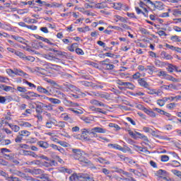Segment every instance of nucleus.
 I'll list each match as a JSON object with an SVG mask.
<instances>
[{"mask_svg": "<svg viewBox=\"0 0 181 181\" xmlns=\"http://www.w3.org/2000/svg\"><path fill=\"white\" fill-rule=\"evenodd\" d=\"M59 170L62 173H71L72 172L71 169L66 168V167H60Z\"/></svg>", "mask_w": 181, "mask_h": 181, "instance_id": "nucleus-26", "label": "nucleus"}, {"mask_svg": "<svg viewBox=\"0 0 181 181\" xmlns=\"http://www.w3.org/2000/svg\"><path fill=\"white\" fill-rule=\"evenodd\" d=\"M8 127L15 132H19L21 127L16 124H8Z\"/></svg>", "mask_w": 181, "mask_h": 181, "instance_id": "nucleus-19", "label": "nucleus"}, {"mask_svg": "<svg viewBox=\"0 0 181 181\" xmlns=\"http://www.w3.org/2000/svg\"><path fill=\"white\" fill-rule=\"evenodd\" d=\"M55 127H58V128H64V127H66V122H59L57 124L55 123Z\"/></svg>", "mask_w": 181, "mask_h": 181, "instance_id": "nucleus-40", "label": "nucleus"}, {"mask_svg": "<svg viewBox=\"0 0 181 181\" xmlns=\"http://www.w3.org/2000/svg\"><path fill=\"white\" fill-rule=\"evenodd\" d=\"M173 15L174 16H177V15H181V11L179 9H174L173 11Z\"/></svg>", "mask_w": 181, "mask_h": 181, "instance_id": "nucleus-55", "label": "nucleus"}, {"mask_svg": "<svg viewBox=\"0 0 181 181\" xmlns=\"http://www.w3.org/2000/svg\"><path fill=\"white\" fill-rule=\"evenodd\" d=\"M163 88L165 90H170L172 88L173 90H176L177 88V86L176 85L170 84V85H164Z\"/></svg>", "mask_w": 181, "mask_h": 181, "instance_id": "nucleus-29", "label": "nucleus"}, {"mask_svg": "<svg viewBox=\"0 0 181 181\" xmlns=\"http://www.w3.org/2000/svg\"><path fill=\"white\" fill-rule=\"evenodd\" d=\"M18 135L23 138V136H29L30 135V133L28 130H21L18 132Z\"/></svg>", "mask_w": 181, "mask_h": 181, "instance_id": "nucleus-21", "label": "nucleus"}, {"mask_svg": "<svg viewBox=\"0 0 181 181\" xmlns=\"http://www.w3.org/2000/svg\"><path fill=\"white\" fill-rule=\"evenodd\" d=\"M138 83L141 87H144V88H147V90H149V83L145 81V78L138 79Z\"/></svg>", "mask_w": 181, "mask_h": 181, "instance_id": "nucleus-7", "label": "nucleus"}, {"mask_svg": "<svg viewBox=\"0 0 181 181\" xmlns=\"http://www.w3.org/2000/svg\"><path fill=\"white\" fill-rule=\"evenodd\" d=\"M4 90V91H11L12 90L11 86H5L4 84H0V91H2Z\"/></svg>", "mask_w": 181, "mask_h": 181, "instance_id": "nucleus-22", "label": "nucleus"}, {"mask_svg": "<svg viewBox=\"0 0 181 181\" xmlns=\"http://www.w3.org/2000/svg\"><path fill=\"white\" fill-rule=\"evenodd\" d=\"M92 105H95L96 107H108L107 105L104 104L103 102L98 101L95 99H92L90 100Z\"/></svg>", "mask_w": 181, "mask_h": 181, "instance_id": "nucleus-6", "label": "nucleus"}, {"mask_svg": "<svg viewBox=\"0 0 181 181\" xmlns=\"http://www.w3.org/2000/svg\"><path fill=\"white\" fill-rule=\"evenodd\" d=\"M139 151H140V152H144V153H146V155H150L151 154V151H148V148L146 147H138Z\"/></svg>", "mask_w": 181, "mask_h": 181, "instance_id": "nucleus-32", "label": "nucleus"}, {"mask_svg": "<svg viewBox=\"0 0 181 181\" xmlns=\"http://www.w3.org/2000/svg\"><path fill=\"white\" fill-rule=\"evenodd\" d=\"M5 159L7 160H13V154H4Z\"/></svg>", "mask_w": 181, "mask_h": 181, "instance_id": "nucleus-49", "label": "nucleus"}, {"mask_svg": "<svg viewBox=\"0 0 181 181\" xmlns=\"http://www.w3.org/2000/svg\"><path fill=\"white\" fill-rule=\"evenodd\" d=\"M48 100L50 101V103H52V104H61L62 103L60 100L53 98H48Z\"/></svg>", "mask_w": 181, "mask_h": 181, "instance_id": "nucleus-37", "label": "nucleus"}, {"mask_svg": "<svg viewBox=\"0 0 181 181\" xmlns=\"http://www.w3.org/2000/svg\"><path fill=\"white\" fill-rule=\"evenodd\" d=\"M70 181H79L78 174H73L69 177Z\"/></svg>", "mask_w": 181, "mask_h": 181, "instance_id": "nucleus-31", "label": "nucleus"}, {"mask_svg": "<svg viewBox=\"0 0 181 181\" xmlns=\"http://www.w3.org/2000/svg\"><path fill=\"white\" fill-rule=\"evenodd\" d=\"M37 145L43 149H47L50 145L47 141H37Z\"/></svg>", "mask_w": 181, "mask_h": 181, "instance_id": "nucleus-13", "label": "nucleus"}, {"mask_svg": "<svg viewBox=\"0 0 181 181\" xmlns=\"http://www.w3.org/2000/svg\"><path fill=\"white\" fill-rule=\"evenodd\" d=\"M56 124H57V121L54 119H47L46 123H45V127L46 128H52L53 127V125H56Z\"/></svg>", "mask_w": 181, "mask_h": 181, "instance_id": "nucleus-8", "label": "nucleus"}, {"mask_svg": "<svg viewBox=\"0 0 181 181\" xmlns=\"http://www.w3.org/2000/svg\"><path fill=\"white\" fill-rule=\"evenodd\" d=\"M166 173V171L163 170H159L156 172V176H158V177H162V176H165Z\"/></svg>", "mask_w": 181, "mask_h": 181, "instance_id": "nucleus-38", "label": "nucleus"}, {"mask_svg": "<svg viewBox=\"0 0 181 181\" xmlns=\"http://www.w3.org/2000/svg\"><path fill=\"white\" fill-rule=\"evenodd\" d=\"M29 173H32L33 175H42V173H44L45 171L43 170L40 168L33 169L28 170Z\"/></svg>", "mask_w": 181, "mask_h": 181, "instance_id": "nucleus-14", "label": "nucleus"}, {"mask_svg": "<svg viewBox=\"0 0 181 181\" xmlns=\"http://www.w3.org/2000/svg\"><path fill=\"white\" fill-rule=\"evenodd\" d=\"M158 105H160V107H163L165 105V101L163 99H159L157 100Z\"/></svg>", "mask_w": 181, "mask_h": 181, "instance_id": "nucleus-62", "label": "nucleus"}, {"mask_svg": "<svg viewBox=\"0 0 181 181\" xmlns=\"http://www.w3.org/2000/svg\"><path fill=\"white\" fill-rule=\"evenodd\" d=\"M24 21L27 23H37V21L35 19L32 18H25Z\"/></svg>", "mask_w": 181, "mask_h": 181, "instance_id": "nucleus-43", "label": "nucleus"}, {"mask_svg": "<svg viewBox=\"0 0 181 181\" xmlns=\"http://www.w3.org/2000/svg\"><path fill=\"white\" fill-rule=\"evenodd\" d=\"M140 32L142 33V35H149V31L144 28H140Z\"/></svg>", "mask_w": 181, "mask_h": 181, "instance_id": "nucleus-61", "label": "nucleus"}, {"mask_svg": "<svg viewBox=\"0 0 181 181\" xmlns=\"http://www.w3.org/2000/svg\"><path fill=\"white\" fill-rule=\"evenodd\" d=\"M136 108H138V110H141V111H144L145 113L148 110V109L146 107H145V106H144L142 105H136Z\"/></svg>", "mask_w": 181, "mask_h": 181, "instance_id": "nucleus-45", "label": "nucleus"}, {"mask_svg": "<svg viewBox=\"0 0 181 181\" xmlns=\"http://www.w3.org/2000/svg\"><path fill=\"white\" fill-rule=\"evenodd\" d=\"M96 162H99L100 163H102V165H110V161L107 160L105 158H103L102 157H99Z\"/></svg>", "mask_w": 181, "mask_h": 181, "instance_id": "nucleus-18", "label": "nucleus"}, {"mask_svg": "<svg viewBox=\"0 0 181 181\" xmlns=\"http://www.w3.org/2000/svg\"><path fill=\"white\" fill-rule=\"evenodd\" d=\"M108 146H112L114 149H117V151H122V152H125L124 148L118 144H109Z\"/></svg>", "mask_w": 181, "mask_h": 181, "instance_id": "nucleus-16", "label": "nucleus"}, {"mask_svg": "<svg viewBox=\"0 0 181 181\" xmlns=\"http://www.w3.org/2000/svg\"><path fill=\"white\" fill-rule=\"evenodd\" d=\"M20 127H24V128H30L32 127V124L28 122H21L18 123Z\"/></svg>", "mask_w": 181, "mask_h": 181, "instance_id": "nucleus-23", "label": "nucleus"}, {"mask_svg": "<svg viewBox=\"0 0 181 181\" xmlns=\"http://www.w3.org/2000/svg\"><path fill=\"white\" fill-rule=\"evenodd\" d=\"M27 94L29 95L30 98V97H40V95L35 93L34 92H28Z\"/></svg>", "mask_w": 181, "mask_h": 181, "instance_id": "nucleus-47", "label": "nucleus"}, {"mask_svg": "<svg viewBox=\"0 0 181 181\" xmlns=\"http://www.w3.org/2000/svg\"><path fill=\"white\" fill-rule=\"evenodd\" d=\"M75 52L77 54H79L80 56H83L84 54V51L81 49V48H76L75 49Z\"/></svg>", "mask_w": 181, "mask_h": 181, "instance_id": "nucleus-52", "label": "nucleus"}, {"mask_svg": "<svg viewBox=\"0 0 181 181\" xmlns=\"http://www.w3.org/2000/svg\"><path fill=\"white\" fill-rule=\"evenodd\" d=\"M6 71L7 74H8V76H11V77H13V74H15V69L12 70L11 69H7Z\"/></svg>", "mask_w": 181, "mask_h": 181, "instance_id": "nucleus-44", "label": "nucleus"}, {"mask_svg": "<svg viewBox=\"0 0 181 181\" xmlns=\"http://www.w3.org/2000/svg\"><path fill=\"white\" fill-rule=\"evenodd\" d=\"M109 127L110 128H115L116 131H119V129H121V128L119 127V126H118V124H116L114 123H110Z\"/></svg>", "mask_w": 181, "mask_h": 181, "instance_id": "nucleus-42", "label": "nucleus"}, {"mask_svg": "<svg viewBox=\"0 0 181 181\" xmlns=\"http://www.w3.org/2000/svg\"><path fill=\"white\" fill-rule=\"evenodd\" d=\"M44 57L47 60H54V56L52 53L44 54Z\"/></svg>", "mask_w": 181, "mask_h": 181, "instance_id": "nucleus-35", "label": "nucleus"}, {"mask_svg": "<svg viewBox=\"0 0 181 181\" xmlns=\"http://www.w3.org/2000/svg\"><path fill=\"white\" fill-rule=\"evenodd\" d=\"M135 9L138 15L142 13V15H144V16H146V14L144 12H143V11L139 8V7H135Z\"/></svg>", "mask_w": 181, "mask_h": 181, "instance_id": "nucleus-53", "label": "nucleus"}, {"mask_svg": "<svg viewBox=\"0 0 181 181\" xmlns=\"http://www.w3.org/2000/svg\"><path fill=\"white\" fill-rule=\"evenodd\" d=\"M160 56L163 59H165V60H172V59H173V57H172V55L168 54L165 51H163L161 52Z\"/></svg>", "mask_w": 181, "mask_h": 181, "instance_id": "nucleus-15", "label": "nucleus"}, {"mask_svg": "<svg viewBox=\"0 0 181 181\" xmlns=\"http://www.w3.org/2000/svg\"><path fill=\"white\" fill-rule=\"evenodd\" d=\"M146 114H147V115H149V117H151L152 118H155V117H156V114L151 110L147 109V111H146Z\"/></svg>", "mask_w": 181, "mask_h": 181, "instance_id": "nucleus-36", "label": "nucleus"}, {"mask_svg": "<svg viewBox=\"0 0 181 181\" xmlns=\"http://www.w3.org/2000/svg\"><path fill=\"white\" fill-rule=\"evenodd\" d=\"M175 107H176V103H172L167 105V108H168V110H173V108H175Z\"/></svg>", "mask_w": 181, "mask_h": 181, "instance_id": "nucleus-56", "label": "nucleus"}, {"mask_svg": "<svg viewBox=\"0 0 181 181\" xmlns=\"http://www.w3.org/2000/svg\"><path fill=\"white\" fill-rule=\"evenodd\" d=\"M17 90L20 92V93H27L28 90L26 89V88L25 87H21V86H18L17 87Z\"/></svg>", "mask_w": 181, "mask_h": 181, "instance_id": "nucleus-48", "label": "nucleus"}, {"mask_svg": "<svg viewBox=\"0 0 181 181\" xmlns=\"http://www.w3.org/2000/svg\"><path fill=\"white\" fill-rule=\"evenodd\" d=\"M62 88H63V86L57 83L52 88V89L49 90H62Z\"/></svg>", "mask_w": 181, "mask_h": 181, "instance_id": "nucleus-60", "label": "nucleus"}, {"mask_svg": "<svg viewBox=\"0 0 181 181\" xmlns=\"http://www.w3.org/2000/svg\"><path fill=\"white\" fill-rule=\"evenodd\" d=\"M16 56H18V57H20L21 59H23V60H25V54L23 52H21L19 51H16Z\"/></svg>", "mask_w": 181, "mask_h": 181, "instance_id": "nucleus-46", "label": "nucleus"}, {"mask_svg": "<svg viewBox=\"0 0 181 181\" xmlns=\"http://www.w3.org/2000/svg\"><path fill=\"white\" fill-rule=\"evenodd\" d=\"M72 152L74 153L73 156L76 160H79V162L85 163V165L90 163V160L86 158L84 156H83V153H81V151L80 149L73 148Z\"/></svg>", "mask_w": 181, "mask_h": 181, "instance_id": "nucleus-1", "label": "nucleus"}, {"mask_svg": "<svg viewBox=\"0 0 181 181\" xmlns=\"http://www.w3.org/2000/svg\"><path fill=\"white\" fill-rule=\"evenodd\" d=\"M54 52L55 53H57L58 54V56H64V57H66V59H67V57H69V54L67 52L57 51V50H54Z\"/></svg>", "mask_w": 181, "mask_h": 181, "instance_id": "nucleus-28", "label": "nucleus"}, {"mask_svg": "<svg viewBox=\"0 0 181 181\" xmlns=\"http://www.w3.org/2000/svg\"><path fill=\"white\" fill-rule=\"evenodd\" d=\"M88 174H78L79 181H87V177Z\"/></svg>", "mask_w": 181, "mask_h": 181, "instance_id": "nucleus-30", "label": "nucleus"}, {"mask_svg": "<svg viewBox=\"0 0 181 181\" xmlns=\"http://www.w3.org/2000/svg\"><path fill=\"white\" fill-rule=\"evenodd\" d=\"M175 65H173L172 64H168L167 70L169 73H173V71H175Z\"/></svg>", "mask_w": 181, "mask_h": 181, "instance_id": "nucleus-33", "label": "nucleus"}, {"mask_svg": "<svg viewBox=\"0 0 181 181\" xmlns=\"http://www.w3.org/2000/svg\"><path fill=\"white\" fill-rule=\"evenodd\" d=\"M114 69H115V65L111 64H108V65L105 67V70H114Z\"/></svg>", "mask_w": 181, "mask_h": 181, "instance_id": "nucleus-51", "label": "nucleus"}, {"mask_svg": "<svg viewBox=\"0 0 181 181\" xmlns=\"http://www.w3.org/2000/svg\"><path fill=\"white\" fill-rule=\"evenodd\" d=\"M37 91H38V93H41L42 94H46L47 95H52V93H50V91L47 90V89L43 88L42 86H37Z\"/></svg>", "mask_w": 181, "mask_h": 181, "instance_id": "nucleus-10", "label": "nucleus"}, {"mask_svg": "<svg viewBox=\"0 0 181 181\" xmlns=\"http://www.w3.org/2000/svg\"><path fill=\"white\" fill-rule=\"evenodd\" d=\"M35 111L37 114H42L43 113V103L40 102H37L35 103Z\"/></svg>", "mask_w": 181, "mask_h": 181, "instance_id": "nucleus-5", "label": "nucleus"}, {"mask_svg": "<svg viewBox=\"0 0 181 181\" xmlns=\"http://www.w3.org/2000/svg\"><path fill=\"white\" fill-rule=\"evenodd\" d=\"M9 144H11V140L9 139L1 140V145L6 146Z\"/></svg>", "mask_w": 181, "mask_h": 181, "instance_id": "nucleus-54", "label": "nucleus"}, {"mask_svg": "<svg viewBox=\"0 0 181 181\" xmlns=\"http://www.w3.org/2000/svg\"><path fill=\"white\" fill-rule=\"evenodd\" d=\"M42 108L44 110H47V111H52L53 110V106L50 103H49L48 105L42 103Z\"/></svg>", "mask_w": 181, "mask_h": 181, "instance_id": "nucleus-27", "label": "nucleus"}, {"mask_svg": "<svg viewBox=\"0 0 181 181\" xmlns=\"http://www.w3.org/2000/svg\"><path fill=\"white\" fill-rule=\"evenodd\" d=\"M152 6L154 9L162 11L163 9V3L162 1H155L154 3L153 2Z\"/></svg>", "mask_w": 181, "mask_h": 181, "instance_id": "nucleus-9", "label": "nucleus"}, {"mask_svg": "<svg viewBox=\"0 0 181 181\" xmlns=\"http://www.w3.org/2000/svg\"><path fill=\"white\" fill-rule=\"evenodd\" d=\"M35 71H37V73H40V74H42V76H45L46 74V70L40 67H35Z\"/></svg>", "mask_w": 181, "mask_h": 181, "instance_id": "nucleus-24", "label": "nucleus"}, {"mask_svg": "<svg viewBox=\"0 0 181 181\" xmlns=\"http://www.w3.org/2000/svg\"><path fill=\"white\" fill-rule=\"evenodd\" d=\"M15 75L21 76H27L26 73H25L21 69H15Z\"/></svg>", "mask_w": 181, "mask_h": 181, "instance_id": "nucleus-25", "label": "nucleus"}, {"mask_svg": "<svg viewBox=\"0 0 181 181\" xmlns=\"http://www.w3.org/2000/svg\"><path fill=\"white\" fill-rule=\"evenodd\" d=\"M120 180H126V181H136V180H135V178L130 177L129 178L127 177H122L120 178Z\"/></svg>", "mask_w": 181, "mask_h": 181, "instance_id": "nucleus-64", "label": "nucleus"}, {"mask_svg": "<svg viewBox=\"0 0 181 181\" xmlns=\"http://www.w3.org/2000/svg\"><path fill=\"white\" fill-rule=\"evenodd\" d=\"M157 76L158 77H164L166 76V71H158Z\"/></svg>", "mask_w": 181, "mask_h": 181, "instance_id": "nucleus-59", "label": "nucleus"}, {"mask_svg": "<svg viewBox=\"0 0 181 181\" xmlns=\"http://www.w3.org/2000/svg\"><path fill=\"white\" fill-rule=\"evenodd\" d=\"M169 157L166 155L161 156V162H168Z\"/></svg>", "mask_w": 181, "mask_h": 181, "instance_id": "nucleus-63", "label": "nucleus"}, {"mask_svg": "<svg viewBox=\"0 0 181 181\" xmlns=\"http://www.w3.org/2000/svg\"><path fill=\"white\" fill-rule=\"evenodd\" d=\"M117 84L119 86H124L127 87V88H129L130 90H134L135 88V86L130 82H122L121 80L117 81Z\"/></svg>", "mask_w": 181, "mask_h": 181, "instance_id": "nucleus-3", "label": "nucleus"}, {"mask_svg": "<svg viewBox=\"0 0 181 181\" xmlns=\"http://www.w3.org/2000/svg\"><path fill=\"white\" fill-rule=\"evenodd\" d=\"M114 21L115 22H118L119 21L122 22V23H127L128 21H127V18H124L121 16L115 15L114 16Z\"/></svg>", "mask_w": 181, "mask_h": 181, "instance_id": "nucleus-11", "label": "nucleus"}, {"mask_svg": "<svg viewBox=\"0 0 181 181\" xmlns=\"http://www.w3.org/2000/svg\"><path fill=\"white\" fill-rule=\"evenodd\" d=\"M40 179H41L40 181H50V177H49V175L42 173L40 176Z\"/></svg>", "mask_w": 181, "mask_h": 181, "instance_id": "nucleus-20", "label": "nucleus"}, {"mask_svg": "<svg viewBox=\"0 0 181 181\" xmlns=\"http://www.w3.org/2000/svg\"><path fill=\"white\" fill-rule=\"evenodd\" d=\"M11 38L14 39V40H16V42H19V43H22L23 45H25V46H28V40L23 39V37H22L11 35Z\"/></svg>", "mask_w": 181, "mask_h": 181, "instance_id": "nucleus-4", "label": "nucleus"}, {"mask_svg": "<svg viewBox=\"0 0 181 181\" xmlns=\"http://www.w3.org/2000/svg\"><path fill=\"white\" fill-rule=\"evenodd\" d=\"M91 130L96 134H105L107 132V129L101 127H93Z\"/></svg>", "mask_w": 181, "mask_h": 181, "instance_id": "nucleus-12", "label": "nucleus"}, {"mask_svg": "<svg viewBox=\"0 0 181 181\" xmlns=\"http://www.w3.org/2000/svg\"><path fill=\"white\" fill-rule=\"evenodd\" d=\"M78 46V43H73L71 46L68 47V50H69V52H74V49H77Z\"/></svg>", "mask_w": 181, "mask_h": 181, "instance_id": "nucleus-34", "label": "nucleus"}, {"mask_svg": "<svg viewBox=\"0 0 181 181\" xmlns=\"http://www.w3.org/2000/svg\"><path fill=\"white\" fill-rule=\"evenodd\" d=\"M140 78H141V73L139 72H136L133 75V78L134 80H139Z\"/></svg>", "mask_w": 181, "mask_h": 181, "instance_id": "nucleus-58", "label": "nucleus"}, {"mask_svg": "<svg viewBox=\"0 0 181 181\" xmlns=\"http://www.w3.org/2000/svg\"><path fill=\"white\" fill-rule=\"evenodd\" d=\"M170 40H173V42H181L180 37H179L177 35L171 36Z\"/></svg>", "mask_w": 181, "mask_h": 181, "instance_id": "nucleus-39", "label": "nucleus"}, {"mask_svg": "<svg viewBox=\"0 0 181 181\" xmlns=\"http://www.w3.org/2000/svg\"><path fill=\"white\" fill-rule=\"evenodd\" d=\"M81 119L82 121H84V122H86V124H90V122H91V119H90V118L88 117H81Z\"/></svg>", "mask_w": 181, "mask_h": 181, "instance_id": "nucleus-57", "label": "nucleus"}, {"mask_svg": "<svg viewBox=\"0 0 181 181\" xmlns=\"http://www.w3.org/2000/svg\"><path fill=\"white\" fill-rule=\"evenodd\" d=\"M60 89L49 90L50 94H54L58 98H66V95L59 90Z\"/></svg>", "mask_w": 181, "mask_h": 181, "instance_id": "nucleus-2", "label": "nucleus"}, {"mask_svg": "<svg viewBox=\"0 0 181 181\" xmlns=\"http://www.w3.org/2000/svg\"><path fill=\"white\" fill-rule=\"evenodd\" d=\"M95 8L96 9H104V8H107V4L105 2L95 4Z\"/></svg>", "mask_w": 181, "mask_h": 181, "instance_id": "nucleus-17", "label": "nucleus"}, {"mask_svg": "<svg viewBox=\"0 0 181 181\" xmlns=\"http://www.w3.org/2000/svg\"><path fill=\"white\" fill-rule=\"evenodd\" d=\"M22 139H23V137L18 134L15 139V142H16V144H20V142H22Z\"/></svg>", "mask_w": 181, "mask_h": 181, "instance_id": "nucleus-50", "label": "nucleus"}, {"mask_svg": "<svg viewBox=\"0 0 181 181\" xmlns=\"http://www.w3.org/2000/svg\"><path fill=\"white\" fill-rule=\"evenodd\" d=\"M170 165L174 168H179V166H180V163H179L177 160H173Z\"/></svg>", "mask_w": 181, "mask_h": 181, "instance_id": "nucleus-41", "label": "nucleus"}]
</instances>
